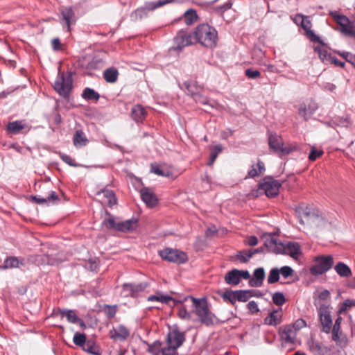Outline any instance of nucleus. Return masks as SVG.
<instances>
[{"mask_svg": "<svg viewBox=\"0 0 355 355\" xmlns=\"http://www.w3.org/2000/svg\"><path fill=\"white\" fill-rule=\"evenodd\" d=\"M194 38L202 46L207 48H214L218 42V33L216 30L207 24L198 25L193 33Z\"/></svg>", "mask_w": 355, "mask_h": 355, "instance_id": "obj_1", "label": "nucleus"}, {"mask_svg": "<svg viewBox=\"0 0 355 355\" xmlns=\"http://www.w3.org/2000/svg\"><path fill=\"white\" fill-rule=\"evenodd\" d=\"M192 301V311L198 316L199 320L207 326L214 324L217 320L215 315L209 310V304L206 299H197L190 297Z\"/></svg>", "mask_w": 355, "mask_h": 355, "instance_id": "obj_2", "label": "nucleus"}, {"mask_svg": "<svg viewBox=\"0 0 355 355\" xmlns=\"http://www.w3.org/2000/svg\"><path fill=\"white\" fill-rule=\"evenodd\" d=\"M295 211L300 223L303 225L318 227L323 220L322 216H319L313 209L306 205L303 204L297 206Z\"/></svg>", "mask_w": 355, "mask_h": 355, "instance_id": "obj_3", "label": "nucleus"}, {"mask_svg": "<svg viewBox=\"0 0 355 355\" xmlns=\"http://www.w3.org/2000/svg\"><path fill=\"white\" fill-rule=\"evenodd\" d=\"M268 146L270 149L281 157L289 155L297 148L295 144H284L283 139L276 133H270Z\"/></svg>", "mask_w": 355, "mask_h": 355, "instance_id": "obj_4", "label": "nucleus"}, {"mask_svg": "<svg viewBox=\"0 0 355 355\" xmlns=\"http://www.w3.org/2000/svg\"><path fill=\"white\" fill-rule=\"evenodd\" d=\"M281 186L282 184L278 180L272 177H266L259 184L257 190L252 191V195L257 197L264 193L269 198L275 197L279 193Z\"/></svg>", "mask_w": 355, "mask_h": 355, "instance_id": "obj_5", "label": "nucleus"}, {"mask_svg": "<svg viewBox=\"0 0 355 355\" xmlns=\"http://www.w3.org/2000/svg\"><path fill=\"white\" fill-rule=\"evenodd\" d=\"M314 264L309 268L310 273L314 276L322 275L329 271L334 263L332 255H318L313 259Z\"/></svg>", "mask_w": 355, "mask_h": 355, "instance_id": "obj_6", "label": "nucleus"}, {"mask_svg": "<svg viewBox=\"0 0 355 355\" xmlns=\"http://www.w3.org/2000/svg\"><path fill=\"white\" fill-rule=\"evenodd\" d=\"M175 1V0H158L157 1L147 2L144 7L139 8L132 12L130 15V17L133 21L140 20L147 17L149 11L154 10L168 3H173Z\"/></svg>", "mask_w": 355, "mask_h": 355, "instance_id": "obj_7", "label": "nucleus"}, {"mask_svg": "<svg viewBox=\"0 0 355 355\" xmlns=\"http://www.w3.org/2000/svg\"><path fill=\"white\" fill-rule=\"evenodd\" d=\"M334 20L339 25V31L345 35L355 39V24L343 15L337 13L331 14Z\"/></svg>", "mask_w": 355, "mask_h": 355, "instance_id": "obj_8", "label": "nucleus"}, {"mask_svg": "<svg viewBox=\"0 0 355 355\" xmlns=\"http://www.w3.org/2000/svg\"><path fill=\"white\" fill-rule=\"evenodd\" d=\"M53 87L60 96L67 97L72 88V78L71 76H65L64 73H59Z\"/></svg>", "mask_w": 355, "mask_h": 355, "instance_id": "obj_9", "label": "nucleus"}, {"mask_svg": "<svg viewBox=\"0 0 355 355\" xmlns=\"http://www.w3.org/2000/svg\"><path fill=\"white\" fill-rule=\"evenodd\" d=\"M159 254L163 259L178 264L183 263L187 260L186 254L176 249L166 248L160 250Z\"/></svg>", "mask_w": 355, "mask_h": 355, "instance_id": "obj_10", "label": "nucleus"}, {"mask_svg": "<svg viewBox=\"0 0 355 355\" xmlns=\"http://www.w3.org/2000/svg\"><path fill=\"white\" fill-rule=\"evenodd\" d=\"M60 22L63 28H66L68 32L71 31V26L76 22V17L72 7H65L60 13Z\"/></svg>", "mask_w": 355, "mask_h": 355, "instance_id": "obj_11", "label": "nucleus"}, {"mask_svg": "<svg viewBox=\"0 0 355 355\" xmlns=\"http://www.w3.org/2000/svg\"><path fill=\"white\" fill-rule=\"evenodd\" d=\"M318 312L322 325V331L326 334H329L331 330L333 324L329 308L325 304H321L319 307Z\"/></svg>", "mask_w": 355, "mask_h": 355, "instance_id": "obj_12", "label": "nucleus"}, {"mask_svg": "<svg viewBox=\"0 0 355 355\" xmlns=\"http://www.w3.org/2000/svg\"><path fill=\"white\" fill-rule=\"evenodd\" d=\"M250 277V275L248 270L233 269L226 273L225 281L227 284L236 286L240 283L241 279H249Z\"/></svg>", "mask_w": 355, "mask_h": 355, "instance_id": "obj_13", "label": "nucleus"}, {"mask_svg": "<svg viewBox=\"0 0 355 355\" xmlns=\"http://www.w3.org/2000/svg\"><path fill=\"white\" fill-rule=\"evenodd\" d=\"M194 37L187 33L184 31H180L178 33L177 35L174 37L175 50H181L185 46H189L193 44Z\"/></svg>", "mask_w": 355, "mask_h": 355, "instance_id": "obj_14", "label": "nucleus"}, {"mask_svg": "<svg viewBox=\"0 0 355 355\" xmlns=\"http://www.w3.org/2000/svg\"><path fill=\"white\" fill-rule=\"evenodd\" d=\"M264 245L269 251L275 254H283L285 250L284 244L271 234L266 236Z\"/></svg>", "mask_w": 355, "mask_h": 355, "instance_id": "obj_15", "label": "nucleus"}, {"mask_svg": "<svg viewBox=\"0 0 355 355\" xmlns=\"http://www.w3.org/2000/svg\"><path fill=\"white\" fill-rule=\"evenodd\" d=\"M129 335V329L123 324L114 327L109 331L110 338L114 341H124Z\"/></svg>", "mask_w": 355, "mask_h": 355, "instance_id": "obj_16", "label": "nucleus"}, {"mask_svg": "<svg viewBox=\"0 0 355 355\" xmlns=\"http://www.w3.org/2000/svg\"><path fill=\"white\" fill-rule=\"evenodd\" d=\"M185 340V336L183 332L179 331H173L168 335V345L173 349L180 347Z\"/></svg>", "mask_w": 355, "mask_h": 355, "instance_id": "obj_17", "label": "nucleus"}, {"mask_svg": "<svg viewBox=\"0 0 355 355\" xmlns=\"http://www.w3.org/2000/svg\"><path fill=\"white\" fill-rule=\"evenodd\" d=\"M296 332L291 325L283 327L279 329L281 340L286 343H294L296 338Z\"/></svg>", "mask_w": 355, "mask_h": 355, "instance_id": "obj_18", "label": "nucleus"}, {"mask_svg": "<svg viewBox=\"0 0 355 355\" xmlns=\"http://www.w3.org/2000/svg\"><path fill=\"white\" fill-rule=\"evenodd\" d=\"M184 85L187 91L197 102L202 104L207 103V99L200 94V91L202 90L200 87L196 86L191 82H185Z\"/></svg>", "mask_w": 355, "mask_h": 355, "instance_id": "obj_19", "label": "nucleus"}, {"mask_svg": "<svg viewBox=\"0 0 355 355\" xmlns=\"http://www.w3.org/2000/svg\"><path fill=\"white\" fill-rule=\"evenodd\" d=\"M142 200L150 207H155L157 203V198L154 192L149 188L144 187L140 190Z\"/></svg>", "mask_w": 355, "mask_h": 355, "instance_id": "obj_20", "label": "nucleus"}, {"mask_svg": "<svg viewBox=\"0 0 355 355\" xmlns=\"http://www.w3.org/2000/svg\"><path fill=\"white\" fill-rule=\"evenodd\" d=\"M300 26L304 29L305 31L306 36L313 42H318L320 43L321 40L318 36H317L314 32L311 30V22L309 19V17L306 16L303 22L300 25Z\"/></svg>", "mask_w": 355, "mask_h": 355, "instance_id": "obj_21", "label": "nucleus"}, {"mask_svg": "<svg viewBox=\"0 0 355 355\" xmlns=\"http://www.w3.org/2000/svg\"><path fill=\"white\" fill-rule=\"evenodd\" d=\"M264 278V269L263 268H258L254 270L253 277L249 280V284L252 287H259L263 284Z\"/></svg>", "mask_w": 355, "mask_h": 355, "instance_id": "obj_22", "label": "nucleus"}, {"mask_svg": "<svg viewBox=\"0 0 355 355\" xmlns=\"http://www.w3.org/2000/svg\"><path fill=\"white\" fill-rule=\"evenodd\" d=\"M26 265L24 258H17L16 257H9L4 261V264L1 267L3 269H10L20 268Z\"/></svg>", "mask_w": 355, "mask_h": 355, "instance_id": "obj_23", "label": "nucleus"}, {"mask_svg": "<svg viewBox=\"0 0 355 355\" xmlns=\"http://www.w3.org/2000/svg\"><path fill=\"white\" fill-rule=\"evenodd\" d=\"M309 347L313 355H326L329 352L327 346L313 340L309 342Z\"/></svg>", "mask_w": 355, "mask_h": 355, "instance_id": "obj_24", "label": "nucleus"}, {"mask_svg": "<svg viewBox=\"0 0 355 355\" xmlns=\"http://www.w3.org/2000/svg\"><path fill=\"white\" fill-rule=\"evenodd\" d=\"M146 115L147 112L140 105H136L132 108L131 117L136 123H142Z\"/></svg>", "mask_w": 355, "mask_h": 355, "instance_id": "obj_25", "label": "nucleus"}, {"mask_svg": "<svg viewBox=\"0 0 355 355\" xmlns=\"http://www.w3.org/2000/svg\"><path fill=\"white\" fill-rule=\"evenodd\" d=\"M98 196H102L103 202L107 204L110 207L116 204V198L112 190L103 189L97 193Z\"/></svg>", "mask_w": 355, "mask_h": 355, "instance_id": "obj_26", "label": "nucleus"}, {"mask_svg": "<svg viewBox=\"0 0 355 355\" xmlns=\"http://www.w3.org/2000/svg\"><path fill=\"white\" fill-rule=\"evenodd\" d=\"M285 250L283 254H288L293 259H297L300 254V248L298 243L288 242L284 244Z\"/></svg>", "mask_w": 355, "mask_h": 355, "instance_id": "obj_27", "label": "nucleus"}, {"mask_svg": "<svg viewBox=\"0 0 355 355\" xmlns=\"http://www.w3.org/2000/svg\"><path fill=\"white\" fill-rule=\"evenodd\" d=\"M88 139L82 130H77L73 137V144L76 148L85 146L88 143Z\"/></svg>", "mask_w": 355, "mask_h": 355, "instance_id": "obj_28", "label": "nucleus"}, {"mask_svg": "<svg viewBox=\"0 0 355 355\" xmlns=\"http://www.w3.org/2000/svg\"><path fill=\"white\" fill-rule=\"evenodd\" d=\"M282 317L281 311L277 310L273 311L265 318L264 323L270 326H276L281 323Z\"/></svg>", "mask_w": 355, "mask_h": 355, "instance_id": "obj_29", "label": "nucleus"}, {"mask_svg": "<svg viewBox=\"0 0 355 355\" xmlns=\"http://www.w3.org/2000/svg\"><path fill=\"white\" fill-rule=\"evenodd\" d=\"M265 171V166L263 162L259 160L257 164H253L251 169L248 171V178H255L263 173Z\"/></svg>", "mask_w": 355, "mask_h": 355, "instance_id": "obj_30", "label": "nucleus"}, {"mask_svg": "<svg viewBox=\"0 0 355 355\" xmlns=\"http://www.w3.org/2000/svg\"><path fill=\"white\" fill-rule=\"evenodd\" d=\"M137 220L132 218L117 223V230L121 232H126L135 229Z\"/></svg>", "mask_w": 355, "mask_h": 355, "instance_id": "obj_31", "label": "nucleus"}, {"mask_svg": "<svg viewBox=\"0 0 355 355\" xmlns=\"http://www.w3.org/2000/svg\"><path fill=\"white\" fill-rule=\"evenodd\" d=\"M334 270L342 277H348L352 275L350 268L343 262H338L334 267Z\"/></svg>", "mask_w": 355, "mask_h": 355, "instance_id": "obj_32", "label": "nucleus"}, {"mask_svg": "<svg viewBox=\"0 0 355 355\" xmlns=\"http://www.w3.org/2000/svg\"><path fill=\"white\" fill-rule=\"evenodd\" d=\"M85 345L82 348L85 352L93 355L101 354L98 346L92 340H87Z\"/></svg>", "mask_w": 355, "mask_h": 355, "instance_id": "obj_33", "label": "nucleus"}, {"mask_svg": "<svg viewBox=\"0 0 355 355\" xmlns=\"http://www.w3.org/2000/svg\"><path fill=\"white\" fill-rule=\"evenodd\" d=\"M182 19L184 21V23L187 25H191L195 21H197L198 15L196 13V10L194 9H189L187 10L183 15Z\"/></svg>", "mask_w": 355, "mask_h": 355, "instance_id": "obj_34", "label": "nucleus"}, {"mask_svg": "<svg viewBox=\"0 0 355 355\" xmlns=\"http://www.w3.org/2000/svg\"><path fill=\"white\" fill-rule=\"evenodd\" d=\"M118 75V71L114 67L107 69L103 73L105 80L107 83H115L117 80Z\"/></svg>", "mask_w": 355, "mask_h": 355, "instance_id": "obj_35", "label": "nucleus"}, {"mask_svg": "<svg viewBox=\"0 0 355 355\" xmlns=\"http://www.w3.org/2000/svg\"><path fill=\"white\" fill-rule=\"evenodd\" d=\"M59 311L61 316L66 317L69 322L75 324L80 320L76 313L73 310L60 309Z\"/></svg>", "mask_w": 355, "mask_h": 355, "instance_id": "obj_36", "label": "nucleus"}, {"mask_svg": "<svg viewBox=\"0 0 355 355\" xmlns=\"http://www.w3.org/2000/svg\"><path fill=\"white\" fill-rule=\"evenodd\" d=\"M82 97L85 100H94L97 101L100 98V95L94 89L86 87L83 92Z\"/></svg>", "mask_w": 355, "mask_h": 355, "instance_id": "obj_37", "label": "nucleus"}, {"mask_svg": "<svg viewBox=\"0 0 355 355\" xmlns=\"http://www.w3.org/2000/svg\"><path fill=\"white\" fill-rule=\"evenodd\" d=\"M24 125L23 121H15L10 122L7 125V130L13 134L19 133V132L24 129Z\"/></svg>", "mask_w": 355, "mask_h": 355, "instance_id": "obj_38", "label": "nucleus"}, {"mask_svg": "<svg viewBox=\"0 0 355 355\" xmlns=\"http://www.w3.org/2000/svg\"><path fill=\"white\" fill-rule=\"evenodd\" d=\"M316 107L313 108L309 107V109L306 108V105L304 104L301 105L299 110L298 113L300 116H302L304 120H307L310 118L311 114L313 113V112L316 110Z\"/></svg>", "mask_w": 355, "mask_h": 355, "instance_id": "obj_39", "label": "nucleus"}, {"mask_svg": "<svg viewBox=\"0 0 355 355\" xmlns=\"http://www.w3.org/2000/svg\"><path fill=\"white\" fill-rule=\"evenodd\" d=\"M73 341L76 345L83 348L87 341L86 336L84 334L76 332L73 338Z\"/></svg>", "mask_w": 355, "mask_h": 355, "instance_id": "obj_40", "label": "nucleus"}, {"mask_svg": "<svg viewBox=\"0 0 355 355\" xmlns=\"http://www.w3.org/2000/svg\"><path fill=\"white\" fill-rule=\"evenodd\" d=\"M148 300L150 302L157 301L161 302L162 303H168L170 300H173V299L168 295H164L160 293H158L157 295L149 296L148 297Z\"/></svg>", "mask_w": 355, "mask_h": 355, "instance_id": "obj_41", "label": "nucleus"}, {"mask_svg": "<svg viewBox=\"0 0 355 355\" xmlns=\"http://www.w3.org/2000/svg\"><path fill=\"white\" fill-rule=\"evenodd\" d=\"M252 257V253L248 250L239 251L235 257V259L241 263H246Z\"/></svg>", "mask_w": 355, "mask_h": 355, "instance_id": "obj_42", "label": "nucleus"}, {"mask_svg": "<svg viewBox=\"0 0 355 355\" xmlns=\"http://www.w3.org/2000/svg\"><path fill=\"white\" fill-rule=\"evenodd\" d=\"M250 291L248 290H238L236 291L237 301L245 302L251 297Z\"/></svg>", "mask_w": 355, "mask_h": 355, "instance_id": "obj_43", "label": "nucleus"}, {"mask_svg": "<svg viewBox=\"0 0 355 355\" xmlns=\"http://www.w3.org/2000/svg\"><path fill=\"white\" fill-rule=\"evenodd\" d=\"M279 270L277 268H273L270 270L268 277V283L274 284L279 279Z\"/></svg>", "mask_w": 355, "mask_h": 355, "instance_id": "obj_44", "label": "nucleus"}, {"mask_svg": "<svg viewBox=\"0 0 355 355\" xmlns=\"http://www.w3.org/2000/svg\"><path fill=\"white\" fill-rule=\"evenodd\" d=\"M148 287V284L146 283L142 282L139 284H132V297H136L141 292L144 291Z\"/></svg>", "mask_w": 355, "mask_h": 355, "instance_id": "obj_45", "label": "nucleus"}, {"mask_svg": "<svg viewBox=\"0 0 355 355\" xmlns=\"http://www.w3.org/2000/svg\"><path fill=\"white\" fill-rule=\"evenodd\" d=\"M355 306V300L347 299L342 304L341 306L338 310V313L342 314L347 311L349 309Z\"/></svg>", "mask_w": 355, "mask_h": 355, "instance_id": "obj_46", "label": "nucleus"}, {"mask_svg": "<svg viewBox=\"0 0 355 355\" xmlns=\"http://www.w3.org/2000/svg\"><path fill=\"white\" fill-rule=\"evenodd\" d=\"M221 150H222V147L220 145H217V146L212 147L211 152L210 154V159L208 162V165L211 166L214 164L218 153H220Z\"/></svg>", "mask_w": 355, "mask_h": 355, "instance_id": "obj_47", "label": "nucleus"}, {"mask_svg": "<svg viewBox=\"0 0 355 355\" xmlns=\"http://www.w3.org/2000/svg\"><path fill=\"white\" fill-rule=\"evenodd\" d=\"M332 331V340L336 343L337 345L344 347L347 345V340L346 339H340L339 333V330L331 329Z\"/></svg>", "mask_w": 355, "mask_h": 355, "instance_id": "obj_48", "label": "nucleus"}, {"mask_svg": "<svg viewBox=\"0 0 355 355\" xmlns=\"http://www.w3.org/2000/svg\"><path fill=\"white\" fill-rule=\"evenodd\" d=\"M109 216L108 218L105 219L103 221V225L107 229H114L117 230V223H116L114 218L110 214H107Z\"/></svg>", "mask_w": 355, "mask_h": 355, "instance_id": "obj_49", "label": "nucleus"}, {"mask_svg": "<svg viewBox=\"0 0 355 355\" xmlns=\"http://www.w3.org/2000/svg\"><path fill=\"white\" fill-rule=\"evenodd\" d=\"M272 302L277 306H282L286 302L284 294L281 292H276L272 295Z\"/></svg>", "mask_w": 355, "mask_h": 355, "instance_id": "obj_50", "label": "nucleus"}, {"mask_svg": "<svg viewBox=\"0 0 355 355\" xmlns=\"http://www.w3.org/2000/svg\"><path fill=\"white\" fill-rule=\"evenodd\" d=\"M236 291H227L224 293L223 295V298L224 300H227L230 302V303L234 305L236 302L237 301V298H236Z\"/></svg>", "mask_w": 355, "mask_h": 355, "instance_id": "obj_51", "label": "nucleus"}, {"mask_svg": "<svg viewBox=\"0 0 355 355\" xmlns=\"http://www.w3.org/2000/svg\"><path fill=\"white\" fill-rule=\"evenodd\" d=\"M132 284L125 283L123 285V288L121 295L124 297H132Z\"/></svg>", "mask_w": 355, "mask_h": 355, "instance_id": "obj_52", "label": "nucleus"}, {"mask_svg": "<svg viewBox=\"0 0 355 355\" xmlns=\"http://www.w3.org/2000/svg\"><path fill=\"white\" fill-rule=\"evenodd\" d=\"M60 157L64 162H65L66 164L71 166L78 167L81 166L80 164L76 163L69 155L65 154H60Z\"/></svg>", "mask_w": 355, "mask_h": 355, "instance_id": "obj_53", "label": "nucleus"}, {"mask_svg": "<svg viewBox=\"0 0 355 355\" xmlns=\"http://www.w3.org/2000/svg\"><path fill=\"white\" fill-rule=\"evenodd\" d=\"M178 315L179 318L184 320H190L191 319V314L187 310V309L183 306L181 305L178 309Z\"/></svg>", "mask_w": 355, "mask_h": 355, "instance_id": "obj_54", "label": "nucleus"}, {"mask_svg": "<svg viewBox=\"0 0 355 355\" xmlns=\"http://www.w3.org/2000/svg\"><path fill=\"white\" fill-rule=\"evenodd\" d=\"M323 154L322 150H318L315 148L313 147L309 155V159L311 161H315L316 159L322 156Z\"/></svg>", "mask_w": 355, "mask_h": 355, "instance_id": "obj_55", "label": "nucleus"}, {"mask_svg": "<svg viewBox=\"0 0 355 355\" xmlns=\"http://www.w3.org/2000/svg\"><path fill=\"white\" fill-rule=\"evenodd\" d=\"M245 76L250 79H256L261 76V73L258 70L248 69L245 71Z\"/></svg>", "mask_w": 355, "mask_h": 355, "instance_id": "obj_56", "label": "nucleus"}, {"mask_svg": "<svg viewBox=\"0 0 355 355\" xmlns=\"http://www.w3.org/2000/svg\"><path fill=\"white\" fill-rule=\"evenodd\" d=\"M279 273H281L284 278H287L293 275V270L290 266H283L280 268Z\"/></svg>", "mask_w": 355, "mask_h": 355, "instance_id": "obj_57", "label": "nucleus"}, {"mask_svg": "<svg viewBox=\"0 0 355 355\" xmlns=\"http://www.w3.org/2000/svg\"><path fill=\"white\" fill-rule=\"evenodd\" d=\"M151 171L158 175L164 176V177L169 176L168 172H166V173L164 172L163 170H162L160 168L159 166H152Z\"/></svg>", "mask_w": 355, "mask_h": 355, "instance_id": "obj_58", "label": "nucleus"}, {"mask_svg": "<svg viewBox=\"0 0 355 355\" xmlns=\"http://www.w3.org/2000/svg\"><path fill=\"white\" fill-rule=\"evenodd\" d=\"M306 323L303 319H298L295 321V322L291 325L297 331V330L306 327Z\"/></svg>", "mask_w": 355, "mask_h": 355, "instance_id": "obj_59", "label": "nucleus"}, {"mask_svg": "<svg viewBox=\"0 0 355 355\" xmlns=\"http://www.w3.org/2000/svg\"><path fill=\"white\" fill-rule=\"evenodd\" d=\"M28 261L34 262L35 264H42L44 262V257L41 255L31 256Z\"/></svg>", "mask_w": 355, "mask_h": 355, "instance_id": "obj_60", "label": "nucleus"}, {"mask_svg": "<svg viewBox=\"0 0 355 355\" xmlns=\"http://www.w3.org/2000/svg\"><path fill=\"white\" fill-rule=\"evenodd\" d=\"M46 198L47 200V202H55L60 200L58 194L53 191H51L49 195Z\"/></svg>", "mask_w": 355, "mask_h": 355, "instance_id": "obj_61", "label": "nucleus"}, {"mask_svg": "<svg viewBox=\"0 0 355 355\" xmlns=\"http://www.w3.org/2000/svg\"><path fill=\"white\" fill-rule=\"evenodd\" d=\"M162 354L163 355H178L176 349H173L169 345L168 347L163 349Z\"/></svg>", "mask_w": 355, "mask_h": 355, "instance_id": "obj_62", "label": "nucleus"}, {"mask_svg": "<svg viewBox=\"0 0 355 355\" xmlns=\"http://www.w3.org/2000/svg\"><path fill=\"white\" fill-rule=\"evenodd\" d=\"M305 17L306 16L302 14H297L294 16L293 20L297 26H300L303 22Z\"/></svg>", "mask_w": 355, "mask_h": 355, "instance_id": "obj_63", "label": "nucleus"}, {"mask_svg": "<svg viewBox=\"0 0 355 355\" xmlns=\"http://www.w3.org/2000/svg\"><path fill=\"white\" fill-rule=\"evenodd\" d=\"M248 309L252 313H256L259 311V308L257 304L254 301H250L247 304Z\"/></svg>", "mask_w": 355, "mask_h": 355, "instance_id": "obj_64", "label": "nucleus"}]
</instances>
